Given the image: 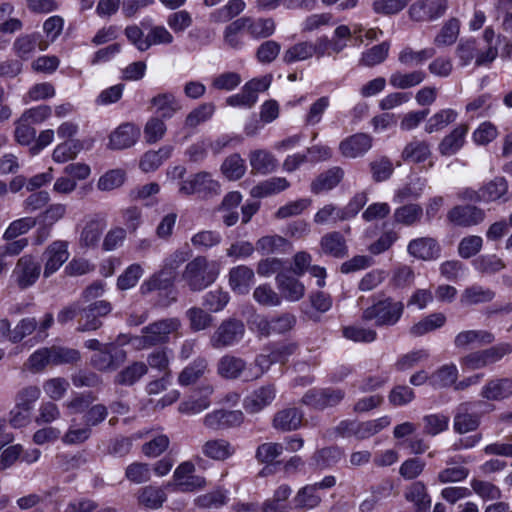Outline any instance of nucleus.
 Returning a JSON list of instances; mask_svg holds the SVG:
<instances>
[{
    "mask_svg": "<svg viewBox=\"0 0 512 512\" xmlns=\"http://www.w3.org/2000/svg\"><path fill=\"white\" fill-rule=\"evenodd\" d=\"M150 103L162 119H170L182 109L180 101L174 94L168 92L154 96Z\"/></svg>",
    "mask_w": 512,
    "mask_h": 512,
    "instance_id": "obj_31",
    "label": "nucleus"
},
{
    "mask_svg": "<svg viewBox=\"0 0 512 512\" xmlns=\"http://www.w3.org/2000/svg\"><path fill=\"white\" fill-rule=\"evenodd\" d=\"M222 241V236L218 231L202 230L191 237L192 246L199 251H206L218 246Z\"/></svg>",
    "mask_w": 512,
    "mask_h": 512,
    "instance_id": "obj_59",
    "label": "nucleus"
},
{
    "mask_svg": "<svg viewBox=\"0 0 512 512\" xmlns=\"http://www.w3.org/2000/svg\"><path fill=\"white\" fill-rule=\"evenodd\" d=\"M45 266L43 275L50 277L68 260L70 253L68 251V242L56 240L47 246L44 252Z\"/></svg>",
    "mask_w": 512,
    "mask_h": 512,
    "instance_id": "obj_15",
    "label": "nucleus"
},
{
    "mask_svg": "<svg viewBox=\"0 0 512 512\" xmlns=\"http://www.w3.org/2000/svg\"><path fill=\"white\" fill-rule=\"evenodd\" d=\"M276 393L277 390L274 384L263 385L244 399V409L251 414L258 413L272 404Z\"/></svg>",
    "mask_w": 512,
    "mask_h": 512,
    "instance_id": "obj_16",
    "label": "nucleus"
},
{
    "mask_svg": "<svg viewBox=\"0 0 512 512\" xmlns=\"http://www.w3.org/2000/svg\"><path fill=\"white\" fill-rule=\"evenodd\" d=\"M219 189L218 181L214 180L211 174L205 171L196 173L179 184V193L186 196L193 194H217Z\"/></svg>",
    "mask_w": 512,
    "mask_h": 512,
    "instance_id": "obj_11",
    "label": "nucleus"
},
{
    "mask_svg": "<svg viewBox=\"0 0 512 512\" xmlns=\"http://www.w3.org/2000/svg\"><path fill=\"white\" fill-rule=\"evenodd\" d=\"M289 185L284 177H272L254 186L251 189V195L256 198H263L284 191Z\"/></svg>",
    "mask_w": 512,
    "mask_h": 512,
    "instance_id": "obj_45",
    "label": "nucleus"
},
{
    "mask_svg": "<svg viewBox=\"0 0 512 512\" xmlns=\"http://www.w3.org/2000/svg\"><path fill=\"white\" fill-rule=\"evenodd\" d=\"M460 22L456 18H451L442 26L440 32L434 38V44L438 47L450 46L458 38Z\"/></svg>",
    "mask_w": 512,
    "mask_h": 512,
    "instance_id": "obj_58",
    "label": "nucleus"
},
{
    "mask_svg": "<svg viewBox=\"0 0 512 512\" xmlns=\"http://www.w3.org/2000/svg\"><path fill=\"white\" fill-rule=\"evenodd\" d=\"M246 369V362L240 357L226 354L217 362V373L228 380L239 378Z\"/></svg>",
    "mask_w": 512,
    "mask_h": 512,
    "instance_id": "obj_32",
    "label": "nucleus"
},
{
    "mask_svg": "<svg viewBox=\"0 0 512 512\" xmlns=\"http://www.w3.org/2000/svg\"><path fill=\"white\" fill-rule=\"evenodd\" d=\"M112 310L108 301H96L86 308L82 309L81 319L79 320L78 331H95L102 326L101 318L107 316Z\"/></svg>",
    "mask_w": 512,
    "mask_h": 512,
    "instance_id": "obj_13",
    "label": "nucleus"
},
{
    "mask_svg": "<svg viewBox=\"0 0 512 512\" xmlns=\"http://www.w3.org/2000/svg\"><path fill=\"white\" fill-rule=\"evenodd\" d=\"M92 435V429L84 423L79 425L75 419H72L68 429L61 436V441L65 445H80L86 442Z\"/></svg>",
    "mask_w": 512,
    "mask_h": 512,
    "instance_id": "obj_50",
    "label": "nucleus"
},
{
    "mask_svg": "<svg viewBox=\"0 0 512 512\" xmlns=\"http://www.w3.org/2000/svg\"><path fill=\"white\" fill-rule=\"evenodd\" d=\"M461 462H464L462 456L449 458L446 461L447 467L441 470L437 475L438 481L445 484L465 480L469 475V469L459 465Z\"/></svg>",
    "mask_w": 512,
    "mask_h": 512,
    "instance_id": "obj_30",
    "label": "nucleus"
},
{
    "mask_svg": "<svg viewBox=\"0 0 512 512\" xmlns=\"http://www.w3.org/2000/svg\"><path fill=\"white\" fill-rule=\"evenodd\" d=\"M39 33L20 35L15 39L12 45L14 54L22 60H28L38 48L44 51L48 47V43L41 39Z\"/></svg>",
    "mask_w": 512,
    "mask_h": 512,
    "instance_id": "obj_20",
    "label": "nucleus"
},
{
    "mask_svg": "<svg viewBox=\"0 0 512 512\" xmlns=\"http://www.w3.org/2000/svg\"><path fill=\"white\" fill-rule=\"evenodd\" d=\"M435 54L436 50L433 47L416 51L412 47L406 46L399 52L398 61L406 67L419 66L434 57Z\"/></svg>",
    "mask_w": 512,
    "mask_h": 512,
    "instance_id": "obj_37",
    "label": "nucleus"
},
{
    "mask_svg": "<svg viewBox=\"0 0 512 512\" xmlns=\"http://www.w3.org/2000/svg\"><path fill=\"white\" fill-rule=\"evenodd\" d=\"M245 31V20L238 18L226 26L224 42L233 49H240L244 45L242 32Z\"/></svg>",
    "mask_w": 512,
    "mask_h": 512,
    "instance_id": "obj_63",
    "label": "nucleus"
},
{
    "mask_svg": "<svg viewBox=\"0 0 512 512\" xmlns=\"http://www.w3.org/2000/svg\"><path fill=\"white\" fill-rule=\"evenodd\" d=\"M425 79L426 73L423 70L395 71L390 75L389 83L395 89L404 90L421 84Z\"/></svg>",
    "mask_w": 512,
    "mask_h": 512,
    "instance_id": "obj_39",
    "label": "nucleus"
},
{
    "mask_svg": "<svg viewBox=\"0 0 512 512\" xmlns=\"http://www.w3.org/2000/svg\"><path fill=\"white\" fill-rule=\"evenodd\" d=\"M190 255L191 253L189 250H175L164 259L160 271L167 277H171V281L173 282L176 271L184 262H186L189 259Z\"/></svg>",
    "mask_w": 512,
    "mask_h": 512,
    "instance_id": "obj_62",
    "label": "nucleus"
},
{
    "mask_svg": "<svg viewBox=\"0 0 512 512\" xmlns=\"http://www.w3.org/2000/svg\"><path fill=\"white\" fill-rule=\"evenodd\" d=\"M190 329L194 332L209 328L213 323V317L200 307H192L186 311Z\"/></svg>",
    "mask_w": 512,
    "mask_h": 512,
    "instance_id": "obj_64",
    "label": "nucleus"
},
{
    "mask_svg": "<svg viewBox=\"0 0 512 512\" xmlns=\"http://www.w3.org/2000/svg\"><path fill=\"white\" fill-rule=\"evenodd\" d=\"M256 249L262 254L286 252L291 249L290 243L282 236H263L256 242Z\"/></svg>",
    "mask_w": 512,
    "mask_h": 512,
    "instance_id": "obj_51",
    "label": "nucleus"
},
{
    "mask_svg": "<svg viewBox=\"0 0 512 512\" xmlns=\"http://www.w3.org/2000/svg\"><path fill=\"white\" fill-rule=\"evenodd\" d=\"M431 146L425 141L413 137L403 148L401 158L406 163L420 164L431 158Z\"/></svg>",
    "mask_w": 512,
    "mask_h": 512,
    "instance_id": "obj_25",
    "label": "nucleus"
},
{
    "mask_svg": "<svg viewBox=\"0 0 512 512\" xmlns=\"http://www.w3.org/2000/svg\"><path fill=\"white\" fill-rule=\"evenodd\" d=\"M313 55H315V49L312 47V42L304 41L289 47L283 54V61L291 64L309 59Z\"/></svg>",
    "mask_w": 512,
    "mask_h": 512,
    "instance_id": "obj_60",
    "label": "nucleus"
},
{
    "mask_svg": "<svg viewBox=\"0 0 512 512\" xmlns=\"http://www.w3.org/2000/svg\"><path fill=\"white\" fill-rule=\"evenodd\" d=\"M483 202H492L502 199L507 201L508 183L503 177H496L481 187Z\"/></svg>",
    "mask_w": 512,
    "mask_h": 512,
    "instance_id": "obj_47",
    "label": "nucleus"
},
{
    "mask_svg": "<svg viewBox=\"0 0 512 512\" xmlns=\"http://www.w3.org/2000/svg\"><path fill=\"white\" fill-rule=\"evenodd\" d=\"M241 18L245 20V30L252 38H268L275 32L276 25L272 18Z\"/></svg>",
    "mask_w": 512,
    "mask_h": 512,
    "instance_id": "obj_35",
    "label": "nucleus"
},
{
    "mask_svg": "<svg viewBox=\"0 0 512 512\" xmlns=\"http://www.w3.org/2000/svg\"><path fill=\"white\" fill-rule=\"evenodd\" d=\"M485 212L474 205H456L447 213V220L458 227H471L482 223Z\"/></svg>",
    "mask_w": 512,
    "mask_h": 512,
    "instance_id": "obj_14",
    "label": "nucleus"
},
{
    "mask_svg": "<svg viewBox=\"0 0 512 512\" xmlns=\"http://www.w3.org/2000/svg\"><path fill=\"white\" fill-rule=\"evenodd\" d=\"M458 378V369L454 364H446L437 369L430 377L429 381L435 388L448 387L456 382Z\"/></svg>",
    "mask_w": 512,
    "mask_h": 512,
    "instance_id": "obj_56",
    "label": "nucleus"
},
{
    "mask_svg": "<svg viewBox=\"0 0 512 512\" xmlns=\"http://www.w3.org/2000/svg\"><path fill=\"white\" fill-rule=\"evenodd\" d=\"M180 326L178 318L161 319L143 327L141 335L131 337L129 342L137 350L162 345L169 341L170 336L176 333Z\"/></svg>",
    "mask_w": 512,
    "mask_h": 512,
    "instance_id": "obj_2",
    "label": "nucleus"
},
{
    "mask_svg": "<svg viewBox=\"0 0 512 512\" xmlns=\"http://www.w3.org/2000/svg\"><path fill=\"white\" fill-rule=\"evenodd\" d=\"M458 113L451 109H442L433 114L425 124V131L429 134L443 130L449 124L453 123Z\"/></svg>",
    "mask_w": 512,
    "mask_h": 512,
    "instance_id": "obj_54",
    "label": "nucleus"
},
{
    "mask_svg": "<svg viewBox=\"0 0 512 512\" xmlns=\"http://www.w3.org/2000/svg\"><path fill=\"white\" fill-rule=\"evenodd\" d=\"M215 106L212 103H203L188 113L184 121L185 129H195L197 126L212 118Z\"/></svg>",
    "mask_w": 512,
    "mask_h": 512,
    "instance_id": "obj_53",
    "label": "nucleus"
},
{
    "mask_svg": "<svg viewBox=\"0 0 512 512\" xmlns=\"http://www.w3.org/2000/svg\"><path fill=\"white\" fill-rule=\"evenodd\" d=\"M105 224L102 220L91 219L86 222L81 235L80 242L86 247H95L103 233Z\"/></svg>",
    "mask_w": 512,
    "mask_h": 512,
    "instance_id": "obj_57",
    "label": "nucleus"
},
{
    "mask_svg": "<svg viewBox=\"0 0 512 512\" xmlns=\"http://www.w3.org/2000/svg\"><path fill=\"white\" fill-rule=\"evenodd\" d=\"M304 414L296 407H287L275 413L272 425L282 432L295 431L302 425Z\"/></svg>",
    "mask_w": 512,
    "mask_h": 512,
    "instance_id": "obj_23",
    "label": "nucleus"
},
{
    "mask_svg": "<svg viewBox=\"0 0 512 512\" xmlns=\"http://www.w3.org/2000/svg\"><path fill=\"white\" fill-rule=\"evenodd\" d=\"M173 147L170 145L162 146L158 150L147 151L140 160V168L144 172H152L158 169L162 163L172 155Z\"/></svg>",
    "mask_w": 512,
    "mask_h": 512,
    "instance_id": "obj_41",
    "label": "nucleus"
},
{
    "mask_svg": "<svg viewBox=\"0 0 512 512\" xmlns=\"http://www.w3.org/2000/svg\"><path fill=\"white\" fill-rule=\"evenodd\" d=\"M41 272V266L32 255H24L18 259L11 278L16 285L24 290L34 285Z\"/></svg>",
    "mask_w": 512,
    "mask_h": 512,
    "instance_id": "obj_8",
    "label": "nucleus"
},
{
    "mask_svg": "<svg viewBox=\"0 0 512 512\" xmlns=\"http://www.w3.org/2000/svg\"><path fill=\"white\" fill-rule=\"evenodd\" d=\"M37 224V218L32 216L22 217L12 221L3 234L6 241L16 239L17 237L28 233Z\"/></svg>",
    "mask_w": 512,
    "mask_h": 512,
    "instance_id": "obj_61",
    "label": "nucleus"
},
{
    "mask_svg": "<svg viewBox=\"0 0 512 512\" xmlns=\"http://www.w3.org/2000/svg\"><path fill=\"white\" fill-rule=\"evenodd\" d=\"M345 397L340 388L310 389L302 397V403L315 410H324L337 406Z\"/></svg>",
    "mask_w": 512,
    "mask_h": 512,
    "instance_id": "obj_6",
    "label": "nucleus"
},
{
    "mask_svg": "<svg viewBox=\"0 0 512 512\" xmlns=\"http://www.w3.org/2000/svg\"><path fill=\"white\" fill-rule=\"evenodd\" d=\"M249 162L253 173L269 174L277 167V159L267 150L257 149L249 153Z\"/></svg>",
    "mask_w": 512,
    "mask_h": 512,
    "instance_id": "obj_33",
    "label": "nucleus"
},
{
    "mask_svg": "<svg viewBox=\"0 0 512 512\" xmlns=\"http://www.w3.org/2000/svg\"><path fill=\"white\" fill-rule=\"evenodd\" d=\"M243 421V413L240 410L219 409L208 413L204 419V425L212 430L225 429L240 425Z\"/></svg>",
    "mask_w": 512,
    "mask_h": 512,
    "instance_id": "obj_19",
    "label": "nucleus"
},
{
    "mask_svg": "<svg viewBox=\"0 0 512 512\" xmlns=\"http://www.w3.org/2000/svg\"><path fill=\"white\" fill-rule=\"evenodd\" d=\"M140 130L131 123L120 125L113 131L109 138V147L114 150L126 149L133 146L138 137Z\"/></svg>",
    "mask_w": 512,
    "mask_h": 512,
    "instance_id": "obj_26",
    "label": "nucleus"
},
{
    "mask_svg": "<svg viewBox=\"0 0 512 512\" xmlns=\"http://www.w3.org/2000/svg\"><path fill=\"white\" fill-rule=\"evenodd\" d=\"M245 334V326L241 320L229 318L221 322L210 338L211 346L221 349L240 342Z\"/></svg>",
    "mask_w": 512,
    "mask_h": 512,
    "instance_id": "obj_5",
    "label": "nucleus"
},
{
    "mask_svg": "<svg viewBox=\"0 0 512 512\" xmlns=\"http://www.w3.org/2000/svg\"><path fill=\"white\" fill-rule=\"evenodd\" d=\"M148 373V366L141 361H135L123 370H121L115 382L119 385L131 386Z\"/></svg>",
    "mask_w": 512,
    "mask_h": 512,
    "instance_id": "obj_48",
    "label": "nucleus"
},
{
    "mask_svg": "<svg viewBox=\"0 0 512 512\" xmlns=\"http://www.w3.org/2000/svg\"><path fill=\"white\" fill-rule=\"evenodd\" d=\"M213 393V387L206 385L201 388V395L199 397L191 396L189 399L183 401L179 405V412L183 414L193 415L198 414L210 406L209 397Z\"/></svg>",
    "mask_w": 512,
    "mask_h": 512,
    "instance_id": "obj_36",
    "label": "nucleus"
},
{
    "mask_svg": "<svg viewBox=\"0 0 512 512\" xmlns=\"http://www.w3.org/2000/svg\"><path fill=\"white\" fill-rule=\"evenodd\" d=\"M275 281L280 291L281 299L284 298L290 302H297L304 297L305 286L296 277L287 273H278Z\"/></svg>",
    "mask_w": 512,
    "mask_h": 512,
    "instance_id": "obj_21",
    "label": "nucleus"
},
{
    "mask_svg": "<svg viewBox=\"0 0 512 512\" xmlns=\"http://www.w3.org/2000/svg\"><path fill=\"white\" fill-rule=\"evenodd\" d=\"M494 297L495 293L492 290L480 285H472L463 291L460 302L463 306H471L490 302Z\"/></svg>",
    "mask_w": 512,
    "mask_h": 512,
    "instance_id": "obj_46",
    "label": "nucleus"
},
{
    "mask_svg": "<svg viewBox=\"0 0 512 512\" xmlns=\"http://www.w3.org/2000/svg\"><path fill=\"white\" fill-rule=\"evenodd\" d=\"M228 278L232 291L239 295H245L254 283L255 274L250 267L238 265L229 270Z\"/></svg>",
    "mask_w": 512,
    "mask_h": 512,
    "instance_id": "obj_22",
    "label": "nucleus"
},
{
    "mask_svg": "<svg viewBox=\"0 0 512 512\" xmlns=\"http://www.w3.org/2000/svg\"><path fill=\"white\" fill-rule=\"evenodd\" d=\"M172 359V351L166 347L154 349L147 355L148 368L157 370L159 373L171 375L170 361Z\"/></svg>",
    "mask_w": 512,
    "mask_h": 512,
    "instance_id": "obj_49",
    "label": "nucleus"
},
{
    "mask_svg": "<svg viewBox=\"0 0 512 512\" xmlns=\"http://www.w3.org/2000/svg\"><path fill=\"white\" fill-rule=\"evenodd\" d=\"M235 452L234 447L225 439H211L202 446V453L213 460L223 461Z\"/></svg>",
    "mask_w": 512,
    "mask_h": 512,
    "instance_id": "obj_40",
    "label": "nucleus"
},
{
    "mask_svg": "<svg viewBox=\"0 0 512 512\" xmlns=\"http://www.w3.org/2000/svg\"><path fill=\"white\" fill-rule=\"evenodd\" d=\"M195 465L190 461L182 462L173 473V482L168 484L176 491L194 492L206 486V480L194 474Z\"/></svg>",
    "mask_w": 512,
    "mask_h": 512,
    "instance_id": "obj_7",
    "label": "nucleus"
},
{
    "mask_svg": "<svg viewBox=\"0 0 512 512\" xmlns=\"http://www.w3.org/2000/svg\"><path fill=\"white\" fill-rule=\"evenodd\" d=\"M423 216V208L419 204L409 203L395 209L393 218L395 223L404 226H413L419 223Z\"/></svg>",
    "mask_w": 512,
    "mask_h": 512,
    "instance_id": "obj_42",
    "label": "nucleus"
},
{
    "mask_svg": "<svg viewBox=\"0 0 512 512\" xmlns=\"http://www.w3.org/2000/svg\"><path fill=\"white\" fill-rule=\"evenodd\" d=\"M407 252L414 258L431 261L440 257L441 247L432 237H419L409 242Z\"/></svg>",
    "mask_w": 512,
    "mask_h": 512,
    "instance_id": "obj_17",
    "label": "nucleus"
},
{
    "mask_svg": "<svg viewBox=\"0 0 512 512\" xmlns=\"http://www.w3.org/2000/svg\"><path fill=\"white\" fill-rule=\"evenodd\" d=\"M320 245L324 254L335 258H343L348 252L344 237L336 231L325 234Z\"/></svg>",
    "mask_w": 512,
    "mask_h": 512,
    "instance_id": "obj_38",
    "label": "nucleus"
},
{
    "mask_svg": "<svg viewBox=\"0 0 512 512\" xmlns=\"http://www.w3.org/2000/svg\"><path fill=\"white\" fill-rule=\"evenodd\" d=\"M495 341V335L487 330H463L454 338L457 349H467L469 346L490 345Z\"/></svg>",
    "mask_w": 512,
    "mask_h": 512,
    "instance_id": "obj_28",
    "label": "nucleus"
},
{
    "mask_svg": "<svg viewBox=\"0 0 512 512\" xmlns=\"http://www.w3.org/2000/svg\"><path fill=\"white\" fill-rule=\"evenodd\" d=\"M372 147V137L365 133H356L339 144V151L346 158H357L363 156Z\"/></svg>",
    "mask_w": 512,
    "mask_h": 512,
    "instance_id": "obj_18",
    "label": "nucleus"
},
{
    "mask_svg": "<svg viewBox=\"0 0 512 512\" xmlns=\"http://www.w3.org/2000/svg\"><path fill=\"white\" fill-rule=\"evenodd\" d=\"M468 130L469 127L467 124H460L456 126L439 143V153L443 156H452L456 154L464 146Z\"/></svg>",
    "mask_w": 512,
    "mask_h": 512,
    "instance_id": "obj_27",
    "label": "nucleus"
},
{
    "mask_svg": "<svg viewBox=\"0 0 512 512\" xmlns=\"http://www.w3.org/2000/svg\"><path fill=\"white\" fill-rule=\"evenodd\" d=\"M208 372V360L205 357L199 356L180 372L178 376V383L181 386H189L196 383Z\"/></svg>",
    "mask_w": 512,
    "mask_h": 512,
    "instance_id": "obj_29",
    "label": "nucleus"
},
{
    "mask_svg": "<svg viewBox=\"0 0 512 512\" xmlns=\"http://www.w3.org/2000/svg\"><path fill=\"white\" fill-rule=\"evenodd\" d=\"M445 323L446 316L443 313H432L411 326L409 333L414 337H420L441 328Z\"/></svg>",
    "mask_w": 512,
    "mask_h": 512,
    "instance_id": "obj_43",
    "label": "nucleus"
},
{
    "mask_svg": "<svg viewBox=\"0 0 512 512\" xmlns=\"http://www.w3.org/2000/svg\"><path fill=\"white\" fill-rule=\"evenodd\" d=\"M221 172L228 180H238L246 172L245 160L238 153L231 154L223 161Z\"/></svg>",
    "mask_w": 512,
    "mask_h": 512,
    "instance_id": "obj_52",
    "label": "nucleus"
},
{
    "mask_svg": "<svg viewBox=\"0 0 512 512\" xmlns=\"http://www.w3.org/2000/svg\"><path fill=\"white\" fill-rule=\"evenodd\" d=\"M344 176V171L339 167L329 169L320 174L311 184L312 192L318 194L336 187Z\"/></svg>",
    "mask_w": 512,
    "mask_h": 512,
    "instance_id": "obj_44",
    "label": "nucleus"
},
{
    "mask_svg": "<svg viewBox=\"0 0 512 512\" xmlns=\"http://www.w3.org/2000/svg\"><path fill=\"white\" fill-rule=\"evenodd\" d=\"M407 501L414 504L416 512H428L431 506V499L427 493L426 486L421 481L413 482L405 491Z\"/></svg>",
    "mask_w": 512,
    "mask_h": 512,
    "instance_id": "obj_34",
    "label": "nucleus"
},
{
    "mask_svg": "<svg viewBox=\"0 0 512 512\" xmlns=\"http://www.w3.org/2000/svg\"><path fill=\"white\" fill-rule=\"evenodd\" d=\"M447 9V0H417L409 7L408 14L412 21L430 22L442 17Z\"/></svg>",
    "mask_w": 512,
    "mask_h": 512,
    "instance_id": "obj_9",
    "label": "nucleus"
},
{
    "mask_svg": "<svg viewBox=\"0 0 512 512\" xmlns=\"http://www.w3.org/2000/svg\"><path fill=\"white\" fill-rule=\"evenodd\" d=\"M404 303L392 297H385L375 301L362 312L364 321L374 320L377 326H394L402 317Z\"/></svg>",
    "mask_w": 512,
    "mask_h": 512,
    "instance_id": "obj_3",
    "label": "nucleus"
},
{
    "mask_svg": "<svg viewBox=\"0 0 512 512\" xmlns=\"http://www.w3.org/2000/svg\"><path fill=\"white\" fill-rule=\"evenodd\" d=\"M126 352L114 343L104 344L103 349L91 357V364L99 371L111 372L126 360Z\"/></svg>",
    "mask_w": 512,
    "mask_h": 512,
    "instance_id": "obj_10",
    "label": "nucleus"
},
{
    "mask_svg": "<svg viewBox=\"0 0 512 512\" xmlns=\"http://www.w3.org/2000/svg\"><path fill=\"white\" fill-rule=\"evenodd\" d=\"M480 396L488 401H502L512 396V378L489 380L481 389Z\"/></svg>",
    "mask_w": 512,
    "mask_h": 512,
    "instance_id": "obj_24",
    "label": "nucleus"
},
{
    "mask_svg": "<svg viewBox=\"0 0 512 512\" xmlns=\"http://www.w3.org/2000/svg\"><path fill=\"white\" fill-rule=\"evenodd\" d=\"M478 402H463L454 413L453 429L458 434L475 431L480 425L481 415L475 411Z\"/></svg>",
    "mask_w": 512,
    "mask_h": 512,
    "instance_id": "obj_12",
    "label": "nucleus"
},
{
    "mask_svg": "<svg viewBox=\"0 0 512 512\" xmlns=\"http://www.w3.org/2000/svg\"><path fill=\"white\" fill-rule=\"evenodd\" d=\"M166 493L161 487L145 486L140 490L139 503L149 509H158L166 501Z\"/></svg>",
    "mask_w": 512,
    "mask_h": 512,
    "instance_id": "obj_55",
    "label": "nucleus"
},
{
    "mask_svg": "<svg viewBox=\"0 0 512 512\" xmlns=\"http://www.w3.org/2000/svg\"><path fill=\"white\" fill-rule=\"evenodd\" d=\"M219 273L220 267L216 261L198 255L186 264L181 276L190 290L201 291L210 286Z\"/></svg>",
    "mask_w": 512,
    "mask_h": 512,
    "instance_id": "obj_1",
    "label": "nucleus"
},
{
    "mask_svg": "<svg viewBox=\"0 0 512 512\" xmlns=\"http://www.w3.org/2000/svg\"><path fill=\"white\" fill-rule=\"evenodd\" d=\"M511 353L512 344L501 342L489 348L468 353L461 358L460 363L464 369L479 370L494 365Z\"/></svg>",
    "mask_w": 512,
    "mask_h": 512,
    "instance_id": "obj_4",
    "label": "nucleus"
}]
</instances>
